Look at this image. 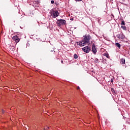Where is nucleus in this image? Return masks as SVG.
I'll return each mask as SVG.
<instances>
[{
	"label": "nucleus",
	"mask_w": 130,
	"mask_h": 130,
	"mask_svg": "<svg viewBox=\"0 0 130 130\" xmlns=\"http://www.w3.org/2000/svg\"><path fill=\"white\" fill-rule=\"evenodd\" d=\"M115 45L116 46H117V47H118V48H120V46H121L120 44H119V43H116Z\"/></svg>",
	"instance_id": "10"
},
{
	"label": "nucleus",
	"mask_w": 130,
	"mask_h": 130,
	"mask_svg": "<svg viewBox=\"0 0 130 130\" xmlns=\"http://www.w3.org/2000/svg\"><path fill=\"white\" fill-rule=\"evenodd\" d=\"M91 37L90 36V35H85L83 36V40L86 43H89L90 40H91Z\"/></svg>",
	"instance_id": "2"
},
{
	"label": "nucleus",
	"mask_w": 130,
	"mask_h": 130,
	"mask_svg": "<svg viewBox=\"0 0 130 130\" xmlns=\"http://www.w3.org/2000/svg\"><path fill=\"white\" fill-rule=\"evenodd\" d=\"M56 24L58 27H60L61 25H66L67 24V21L64 19H58Z\"/></svg>",
	"instance_id": "1"
},
{
	"label": "nucleus",
	"mask_w": 130,
	"mask_h": 130,
	"mask_svg": "<svg viewBox=\"0 0 130 130\" xmlns=\"http://www.w3.org/2000/svg\"><path fill=\"white\" fill-rule=\"evenodd\" d=\"M49 128L50 127L47 126L44 128V130H49Z\"/></svg>",
	"instance_id": "14"
},
{
	"label": "nucleus",
	"mask_w": 130,
	"mask_h": 130,
	"mask_svg": "<svg viewBox=\"0 0 130 130\" xmlns=\"http://www.w3.org/2000/svg\"><path fill=\"white\" fill-rule=\"evenodd\" d=\"M51 4H54V1H51Z\"/></svg>",
	"instance_id": "18"
},
{
	"label": "nucleus",
	"mask_w": 130,
	"mask_h": 130,
	"mask_svg": "<svg viewBox=\"0 0 130 130\" xmlns=\"http://www.w3.org/2000/svg\"><path fill=\"white\" fill-rule=\"evenodd\" d=\"M1 111H2V113H4V110L3 109H2Z\"/></svg>",
	"instance_id": "20"
},
{
	"label": "nucleus",
	"mask_w": 130,
	"mask_h": 130,
	"mask_svg": "<svg viewBox=\"0 0 130 130\" xmlns=\"http://www.w3.org/2000/svg\"><path fill=\"white\" fill-rule=\"evenodd\" d=\"M121 29H123V30H126V27L125 26H121Z\"/></svg>",
	"instance_id": "12"
},
{
	"label": "nucleus",
	"mask_w": 130,
	"mask_h": 130,
	"mask_svg": "<svg viewBox=\"0 0 130 130\" xmlns=\"http://www.w3.org/2000/svg\"><path fill=\"white\" fill-rule=\"evenodd\" d=\"M83 0H75V2H82Z\"/></svg>",
	"instance_id": "16"
},
{
	"label": "nucleus",
	"mask_w": 130,
	"mask_h": 130,
	"mask_svg": "<svg viewBox=\"0 0 130 130\" xmlns=\"http://www.w3.org/2000/svg\"><path fill=\"white\" fill-rule=\"evenodd\" d=\"M51 16H52L53 18H57L59 15V13H58V11H53L51 13Z\"/></svg>",
	"instance_id": "4"
},
{
	"label": "nucleus",
	"mask_w": 130,
	"mask_h": 130,
	"mask_svg": "<svg viewBox=\"0 0 130 130\" xmlns=\"http://www.w3.org/2000/svg\"><path fill=\"white\" fill-rule=\"evenodd\" d=\"M61 63H63V61L61 60Z\"/></svg>",
	"instance_id": "23"
},
{
	"label": "nucleus",
	"mask_w": 130,
	"mask_h": 130,
	"mask_svg": "<svg viewBox=\"0 0 130 130\" xmlns=\"http://www.w3.org/2000/svg\"><path fill=\"white\" fill-rule=\"evenodd\" d=\"M77 90H80V87L79 86H77Z\"/></svg>",
	"instance_id": "19"
},
{
	"label": "nucleus",
	"mask_w": 130,
	"mask_h": 130,
	"mask_svg": "<svg viewBox=\"0 0 130 130\" xmlns=\"http://www.w3.org/2000/svg\"><path fill=\"white\" fill-rule=\"evenodd\" d=\"M104 56H106L107 58H109V54L108 53H104Z\"/></svg>",
	"instance_id": "11"
},
{
	"label": "nucleus",
	"mask_w": 130,
	"mask_h": 130,
	"mask_svg": "<svg viewBox=\"0 0 130 130\" xmlns=\"http://www.w3.org/2000/svg\"><path fill=\"white\" fill-rule=\"evenodd\" d=\"M121 25H125V23L124 22V21H122L121 23Z\"/></svg>",
	"instance_id": "15"
},
{
	"label": "nucleus",
	"mask_w": 130,
	"mask_h": 130,
	"mask_svg": "<svg viewBox=\"0 0 130 130\" xmlns=\"http://www.w3.org/2000/svg\"><path fill=\"white\" fill-rule=\"evenodd\" d=\"M74 58L75 59H77V58H78V55H77V54H75L74 55Z\"/></svg>",
	"instance_id": "13"
},
{
	"label": "nucleus",
	"mask_w": 130,
	"mask_h": 130,
	"mask_svg": "<svg viewBox=\"0 0 130 130\" xmlns=\"http://www.w3.org/2000/svg\"><path fill=\"white\" fill-rule=\"evenodd\" d=\"M92 50L93 53H96V52H97V49H96V46H95V44H93L92 45Z\"/></svg>",
	"instance_id": "8"
},
{
	"label": "nucleus",
	"mask_w": 130,
	"mask_h": 130,
	"mask_svg": "<svg viewBox=\"0 0 130 130\" xmlns=\"http://www.w3.org/2000/svg\"><path fill=\"white\" fill-rule=\"evenodd\" d=\"M95 61H98V58L95 59Z\"/></svg>",
	"instance_id": "22"
},
{
	"label": "nucleus",
	"mask_w": 130,
	"mask_h": 130,
	"mask_svg": "<svg viewBox=\"0 0 130 130\" xmlns=\"http://www.w3.org/2000/svg\"><path fill=\"white\" fill-rule=\"evenodd\" d=\"M82 50L86 53H89V52H90V50H91V48L88 46H86L82 48Z\"/></svg>",
	"instance_id": "3"
},
{
	"label": "nucleus",
	"mask_w": 130,
	"mask_h": 130,
	"mask_svg": "<svg viewBox=\"0 0 130 130\" xmlns=\"http://www.w3.org/2000/svg\"><path fill=\"white\" fill-rule=\"evenodd\" d=\"M111 83H113V79H111Z\"/></svg>",
	"instance_id": "17"
},
{
	"label": "nucleus",
	"mask_w": 130,
	"mask_h": 130,
	"mask_svg": "<svg viewBox=\"0 0 130 130\" xmlns=\"http://www.w3.org/2000/svg\"><path fill=\"white\" fill-rule=\"evenodd\" d=\"M12 39L13 40L15 41L16 43H18L20 41V38H19V37H18V36H15L13 37Z\"/></svg>",
	"instance_id": "6"
},
{
	"label": "nucleus",
	"mask_w": 130,
	"mask_h": 130,
	"mask_svg": "<svg viewBox=\"0 0 130 130\" xmlns=\"http://www.w3.org/2000/svg\"><path fill=\"white\" fill-rule=\"evenodd\" d=\"M117 38H119V39H120V40H123V39H124V38H125V36H124V35L122 34L117 35Z\"/></svg>",
	"instance_id": "5"
},
{
	"label": "nucleus",
	"mask_w": 130,
	"mask_h": 130,
	"mask_svg": "<svg viewBox=\"0 0 130 130\" xmlns=\"http://www.w3.org/2000/svg\"><path fill=\"white\" fill-rule=\"evenodd\" d=\"M125 63V59L121 58L120 59V64H124Z\"/></svg>",
	"instance_id": "9"
},
{
	"label": "nucleus",
	"mask_w": 130,
	"mask_h": 130,
	"mask_svg": "<svg viewBox=\"0 0 130 130\" xmlns=\"http://www.w3.org/2000/svg\"><path fill=\"white\" fill-rule=\"evenodd\" d=\"M78 45L79 46L82 47V46H85V44H87V43L85 42L84 40H83L81 41H79L78 43Z\"/></svg>",
	"instance_id": "7"
},
{
	"label": "nucleus",
	"mask_w": 130,
	"mask_h": 130,
	"mask_svg": "<svg viewBox=\"0 0 130 130\" xmlns=\"http://www.w3.org/2000/svg\"><path fill=\"white\" fill-rule=\"evenodd\" d=\"M71 21H73V20H74V19L72 18V19H71Z\"/></svg>",
	"instance_id": "24"
},
{
	"label": "nucleus",
	"mask_w": 130,
	"mask_h": 130,
	"mask_svg": "<svg viewBox=\"0 0 130 130\" xmlns=\"http://www.w3.org/2000/svg\"><path fill=\"white\" fill-rule=\"evenodd\" d=\"M53 51H54V49L51 50V52H53Z\"/></svg>",
	"instance_id": "21"
}]
</instances>
